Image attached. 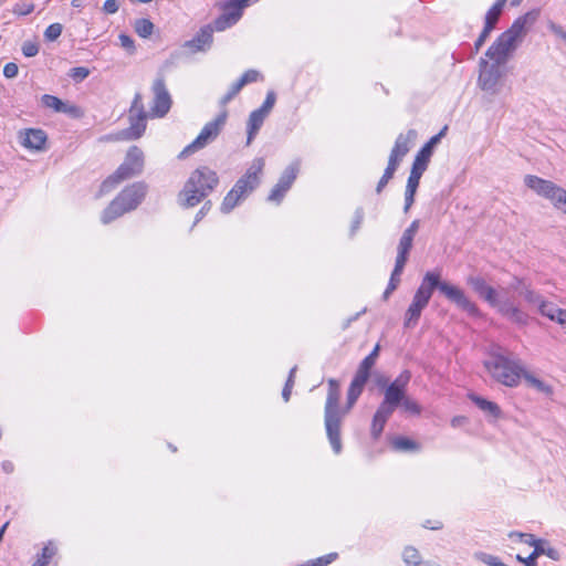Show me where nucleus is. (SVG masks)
I'll return each instance as SVG.
<instances>
[{
  "label": "nucleus",
  "instance_id": "obj_1",
  "mask_svg": "<svg viewBox=\"0 0 566 566\" xmlns=\"http://www.w3.org/2000/svg\"><path fill=\"white\" fill-rule=\"evenodd\" d=\"M434 289H438L449 301L469 315L478 316L480 314L478 306L470 301L463 290L446 281H440V273L430 271L424 274L421 284L413 295L411 304L406 311L403 322L406 328H411L417 325L421 312L429 304Z\"/></svg>",
  "mask_w": 566,
  "mask_h": 566
},
{
  "label": "nucleus",
  "instance_id": "obj_2",
  "mask_svg": "<svg viewBox=\"0 0 566 566\" xmlns=\"http://www.w3.org/2000/svg\"><path fill=\"white\" fill-rule=\"evenodd\" d=\"M411 379L409 370H403L384 391V399L378 406L371 421L370 434L374 440L381 436L385 424L398 407L410 415L421 413L420 405L407 396V386Z\"/></svg>",
  "mask_w": 566,
  "mask_h": 566
},
{
  "label": "nucleus",
  "instance_id": "obj_3",
  "mask_svg": "<svg viewBox=\"0 0 566 566\" xmlns=\"http://www.w3.org/2000/svg\"><path fill=\"white\" fill-rule=\"evenodd\" d=\"M535 20L536 14L533 12H527L518 17L486 50L485 56L494 63L501 65L505 64L517 48L518 42L526 34L527 27L533 24Z\"/></svg>",
  "mask_w": 566,
  "mask_h": 566
},
{
  "label": "nucleus",
  "instance_id": "obj_4",
  "mask_svg": "<svg viewBox=\"0 0 566 566\" xmlns=\"http://www.w3.org/2000/svg\"><path fill=\"white\" fill-rule=\"evenodd\" d=\"M219 185L217 172L202 166L191 172L178 195V202L184 208H192L208 197Z\"/></svg>",
  "mask_w": 566,
  "mask_h": 566
},
{
  "label": "nucleus",
  "instance_id": "obj_5",
  "mask_svg": "<svg viewBox=\"0 0 566 566\" xmlns=\"http://www.w3.org/2000/svg\"><path fill=\"white\" fill-rule=\"evenodd\" d=\"M484 367L493 379L506 387H516L524 369L520 359L509 357L501 347L490 353Z\"/></svg>",
  "mask_w": 566,
  "mask_h": 566
},
{
  "label": "nucleus",
  "instance_id": "obj_6",
  "mask_svg": "<svg viewBox=\"0 0 566 566\" xmlns=\"http://www.w3.org/2000/svg\"><path fill=\"white\" fill-rule=\"evenodd\" d=\"M340 390L336 379L328 380V392L325 403L324 422L327 438L333 451L339 454L342 451L340 424L347 410L339 408Z\"/></svg>",
  "mask_w": 566,
  "mask_h": 566
},
{
  "label": "nucleus",
  "instance_id": "obj_7",
  "mask_svg": "<svg viewBox=\"0 0 566 566\" xmlns=\"http://www.w3.org/2000/svg\"><path fill=\"white\" fill-rule=\"evenodd\" d=\"M264 168V159L255 158L245 174L240 177L232 189L226 195L220 206L223 213L231 212L260 185V176Z\"/></svg>",
  "mask_w": 566,
  "mask_h": 566
},
{
  "label": "nucleus",
  "instance_id": "obj_8",
  "mask_svg": "<svg viewBox=\"0 0 566 566\" xmlns=\"http://www.w3.org/2000/svg\"><path fill=\"white\" fill-rule=\"evenodd\" d=\"M147 189L148 187L145 182H134L123 189L103 211L102 222L107 224L124 213L136 209L144 200Z\"/></svg>",
  "mask_w": 566,
  "mask_h": 566
},
{
  "label": "nucleus",
  "instance_id": "obj_9",
  "mask_svg": "<svg viewBox=\"0 0 566 566\" xmlns=\"http://www.w3.org/2000/svg\"><path fill=\"white\" fill-rule=\"evenodd\" d=\"M144 169V153L137 146H132L123 164L101 186V193H106L119 182L142 174Z\"/></svg>",
  "mask_w": 566,
  "mask_h": 566
},
{
  "label": "nucleus",
  "instance_id": "obj_10",
  "mask_svg": "<svg viewBox=\"0 0 566 566\" xmlns=\"http://www.w3.org/2000/svg\"><path fill=\"white\" fill-rule=\"evenodd\" d=\"M479 296L511 322L522 326L528 323L527 314L510 298L500 297V293L491 285H489Z\"/></svg>",
  "mask_w": 566,
  "mask_h": 566
},
{
  "label": "nucleus",
  "instance_id": "obj_11",
  "mask_svg": "<svg viewBox=\"0 0 566 566\" xmlns=\"http://www.w3.org/2000/svg\"><path fill=\"white\" fill-rule=\"evenodd\" d=\"M525 185L538 196L549 200L552 205L566 214V190L551 180L534 175H526Z\"/></svg>",
  "mask_w": 566,
  "mask_h": 566
},
{
  "label": "nucleus",
  "instance_id": "obj_12",
  "mask_svg": "<svg viewBox=\"0 0 566 566\" xmlns=\"http://www.w3.org/2000/svg\"><path fill=\"white\" fill-rule=\"evenodd\" d=\"M150 117L146 112L143 95L137 92L133 98L132 105L128 109L129 126L122 133L125 139H137L146 130L147 118Z\"/></svg>",
  "mask_w": 566,
  "mask_h": 566
},
{
  "label": "nucleus",
  "instance_id": "obj_13",
  "mask_svg": "<svg viewBox=\"0 0 566 566\" xmlns=\"http://www.w3.org/2000/svg\"><path fill=\"white\" fill-rule=\"evenodd\" d=\"M228 113L223 111L220 113L216 119L207 123L197 138L186 146L184 150L179 154V158H186L187 156L202 149L209 142L213 140L219 133L221 132L223 125L226 124Z\"/></svg>",
  "mask_w": 566,
  "mask_h": 566
},
{
  "label": "nucleus",
  "instance_id": "obj_14",
  "mask_svg": "<svg viewBox=\"0 0 566 566\" xmlns=\"http://www.w3.org/2000/svg\"><path fill=\"white\" fill-rule=\"evenodd\" d=\"M502 77L501 64L489 62L486 59L481 57L479 61V87L492 95L499 93V83Z\"/></svg>",
  "mask_w": 566,
  "mask_h": 566
},
{
  "label": "nucleus",
  "instance_id": "obj_15",
  "mask_svg": "<svg viewBox=\"0 0 566 566\" xmlns=\"http://www.w3.org/2000/svg\"><path fill=\"white\" fill-rule=\"evenodd\" d=\"M154 98L151 102L149 116L151 118L164 117L171 107V96L166 87L164 77H157L151 86Z\"/></svg>",
  "mask_w": 566,
  "mask_h": 566
},
{
  "label": "nucleus",
  "instance_id": "obj_16",
  "mask_svg": "<svg viewBox=\"0 0 566 566\" xmlns=\"http://www.w3.org/2000/svg\"><path fill=\"white\" fill-rule=\"evenodd\" d=\"M298 170H300L298 161H294V163L290 164L283 171L277 184L271 190V192L268 197V200L277 202V203L281 202V200L284 198L285 193L289 191V189L292 187L294 180L296 179Z\"/></svg>",
  "mask_w": 566,
  "mask_h": 566
},
{
  "label": "nucleus",
  "instance_id": "obj_17",
  "mask_svg": "<svg viewBox=\"0 0 566 566\" xmlns=\"http://www.w3.org/2000/svg\"><path fill=\"white\" fill-rule=\"evenodd\" d=\"M248 6V2L242 3L241 0H234L230 2L226 8L224 13L214 20L213 27H211V29L213 31L221 32L233 25L241 18L243 8Z\"/></svg>",
  "mask_w": 566,
  "mask_h": 566
},
{
  "label": "nucleus",
  "instance_id": "obj_18",
  "mask_svg": "<svg viewBox=\"0 0 566 566\" xmlns=\"http://www.w3.org/2000/svg\"><path fill=\"white\" fill-rule=\"evenodd\" d=\"M447 132V126H444L437 135L432 136L417 153L415 160L412 163L413 167L421 169L423 171L427 170L430 158L433 154L434 147L440 143L441 138L444 136Z\"/></svg>",
  "mask_w": 566,
  "mask_h": 566
},
{
  "label": "nucleus",
  "instance_id": "obj_19",
  "mask_svg": "<svg viewBox=\"0 0 566 566\" xmlns=\"http://www.w3.org/2000/svg\"><path fill=\"white\" fill-rule=\"evenodd\" d=\"M21 145L30 150H43L48 136L44 130L36 128H28L19 133Z\"/></svg>",
  "mask_w": 566,
  "mask_h": 566
},
{
  "label": "nucleus",
  "instance_id": "obj_20",
  "mask_svg": "<svg viewBox=\"0 0 566 566\" xmlns=\"http://www.w3.org/2000/svg\"><path fill=\"white\" fill-rule=\"evenodd\" d=\"M416 138L417 132L415 129H409L406 134H399L391 149L389 160H394V163L399 165L410 150V145Z\"/></svg>",
  "mask_w": 566,
  "mask_h": 566
},
{
  "label": "nucleus",
  "instance_id": "obj_21",
  "mask_svg": "<svg viewBox=\"0 0 566 566\" xmlns=\"http://www.w3.org/2000/svg\"><path fill=\"white\" fill-rule=\"evenodd\" d=\"M415 235L402 232L398 245L396 256V272L403 271V268L408 261L409 252L413 245Z\"/></svg>",
  "mask_w": 566,
  "mask_h": 566
},
{
  "label": "nucleus",
  "instance_id": "obj_22",
  "mask_svg": "<svg viewBox=\"0 0 566 566\" xmlns=\"http://www.w3.org/2000/svg\"><path fill=\"white\" fill-rule=\"evenodd\" d=\"M511 287L518 291L520 295L530 304L538 306L544 300L530 284L517 276L514 277Z\"/></svg>",
  "mask_w": 566,
  "mask_h": 566
},
{
  "label": "nucleus",
  "instance_id": "obj_23",
  "mask_svg": "<svg viewBox=\"0 0 566 566\" xmlns=\"http://www.w3.org/2000/svg\"><path fill=\"white\" fill-rule=\"evenodd\" d=\"M212 33L213 30L210 25H207L197 33V35L186 42V46L189 48L192 52L205 51L210 48L212 43Z\"/></svg>",
  "mask_w": 566,
  "mask_h": 566
},
{
  "label": "nucleus",
  "instance_id": "obj_24",
  "mask_svg": "<svg viewBox=\"0 0 566 566\" xmlns=\"http://www.w3.org/2000/svg\"><path fill=\"white\" fill-rule=\"evenodd\" d=\"M268 115H265L262 111L254 109L248 119V137H247V145H250L254 137L256 136L259 129L263 125L265 118Z\"/></svg>",
  "mask_w": 566,
  "mask_h": 566
},
{
  "label": "nucleus",
  "instance_id": "obj_25",
  "mask_svg": "<svg viewBox=\"0 0 566 566\" xmlns=\"http://www.w3.org/2000/svg\"><path fill=\"white\" fill-rule=\"evenodd\" d=\"M378 353L379 345H376L371 353L361 360L355 376L368 381L370 370L377 360Z\"/></svg>",
  "mask_w": 566,
  "mask_h": 566
},
{
  "label": "nucleus",
  "instance_id": "obj_26",
  "mask_svg": "<svg viewBox=\"0 0 566 566\" xmlns=\"http://www.w3.org/2000/svg\"><path fill=\"white\" fill-rule=\"evenodd\" d=\"M41 102H42L43 106H45L48 108H52L56 113L71 114L75 111L74 106H69L62 99H60L59 97H56L54 95L44 94L41 97Z\"/></svg>",
  "mask_w": 566,
  "mask_h": 566
},
{
  "label": "nucleus",
  "instance_id": "obj_27",
  "mask_svg": "<svg viewBox=\"0 0 566 566\" xmlns=\"http://www.w3.org/2000/svg\"><path fill=\"white\" fill-rule=\"evenodd\" d=\"M366 382H367V380L361 379V378H359L357 376H354V378H353V380L350 382V386L348 388V392H347V407H346L345 410L348 411L355 405V402L357 401V399L361 395L364 386L366 385Z\"/></svg>",
  "mask_w": 566,
  "mask_h": 566
},
{
  "label": "nucleus",
  "instance_id": "obj_28",
  "mask_svg": "<svg viewBox=\"0 0 566 566\" xmlns=\"http://www.w3.org/2000/svg\"><path fill=\"white\" fill-rule=\"evenodd\" d=\"M469 398L472 402H474L482 411L489 413L493 418H500L501 417V409L500 407L490 400H486L478 395H470Z\"/></svg>",
  "mask_w": 566,
  "mask_h": 566
},
{
  "label": "nucleus",
  "instance_id": "obj_29",
  "mask_svg": "<svg viewBox=\"0 0 566 566\" xmlns=\"http://www.w3.org/2000/svg\"><path fill=\"white\" fill-rule=\"evenodd\" d=\"M533 547V555L536 558L541 555H546L553 560H559L560 558L559 552L556 548L549 546L545 539H537Z\"/></svg>",
  "mask_w": 566,
  "mask_h": 566
},
{
  "label": "nucleus",
  "instance_id": "obj_30",
  "mask_svg": "<svg viewBox=\"0 0 566 566\" xmlns=\"http://www.w3.org/2000/svg\"><path fill=\"white\" fill-rule=\"evenodd\" d=\"M537 307H538V312L541 313V315L547 317L548 319H551L553 322H557V317L559 316V313H562L564 310V308L556 306L554 303L547 302L545 300H543L542 303Z\"/></svg>",
  "mask_w": 566,
  "mask_h": 566
},
{
  "label": "nucleus",
  "instance_id": "obj_31",
  "mask_svg": "<svg viewBox=\"0 0 566 566\" xmlns=\"http://www.w3.org/2000/svg\"><path fill=\"white\" fill-rule=\"evenodd\" d=\"M402 559L407 566H423L421 555L413 546L405 547L402 552Z\"/></svg>",
  "mask_w": 566,
  "mask_h": 566
},
{
  "label": "nucleus",
  "instance_id": "obj_32",
  "mask_svg": "<svg viewBox=\"0 0 566 566\" xmlns=\"http://www.w3.org/2000/svg\"><path fill=\"white\" fill-rule=\"evenodd\" d=\"M522 377L534 388H536L538 391L544 392L546 395H551L553 392V389L549 385L542 381L541 379L534 377L530 373H527L525 369H523Z\"/></svg>",
  "mask_w": 566,
  "mask_h": 566
},
{
  "label": "nucleus",
  "instance_id": "obj_33",
  "mask_svg": "<svg viewBox=\"0 0 566 566\" xmlns=\"http://www.w3.org/2000/svg\"><path fill=\"white\" fill-rule=\"evenodd\" d=\"M398 164L394 163V160H388V165L384 171V175L381 176L380 180L378 181V185L376 187V191L380 193L382 189L386 187V185L389 182V180L394 177L395 171L398 168Z\"/></svg>",
  "mask_w": 566,
  "mask_h": 566
},
{
  "label": "nucleus",
  "instance_id": "obj_34",
  "mask_svg": "<svg viewBox=\"0 0 566 566\" xmlns=\"http://www.w3.org/2000/svg\"><path fill=\"white\" fill-rule=\"evenodd\" d=\"M134 29L140 38H148L154 31V23L148 19H138L134 23Z\"/></svg>",
  "mask_w": 566,
  "mask_h": 566
},
{
  "label": "nucleus",
  "instance_id": "obj_35",
  "mask_svg": "<svg viewBox=\"0 0 566 566\" xmlns=\"http://www.w3.org/2000/svg\"><path fill=\"white\" fill-rule=\"evenodd\" d=\"M392 447L399 451H415L419 449L413 440L405 437H396L392 440Z\"/></svg>",
  "mask_w": 566,
  "mask_h": 566
},
{
  "label": "nucleus",
  "instance_id": "obj_36",
  "mask_svg": "<svg viewBox=\"0 0 566 566\" xmlns=\"http://www.w3.org/2000/svg\"><path fill=\"white\" fill-rule=\"evenodd\" d=\"M423 172H424L423 170L418 169L417 167H413V166L411 167L410 175L408 177L407 186H406V190H408V192L417 191L421 176L423 175Z\"/></svg>",
  "mask_w": 566,
  "mask_h": 566
},
{
  "label": "nucleus",
  "instance_id": "obj_37",
  "mask_svg": "<svg viewBox=\"0 0 566 566\" xmlns=\"http://www.w3.org/2000/svg\"><path fill=\"white\" fill-rule=\"evenodd\" d=\"M56 548L51 544L46 545L42 549L41 556L32 564V566H46L50 559L55 555Z\"/></svg>",
  "mask_w": 566,
  "mask_h": 566
},
{
  "label": "nucleus",
  "instance_id": "obj_38",
  "mask_svg": "<svg viewBox=\"0 0 566 566\" xmlns=\"http://www.w3.org/2000/svg\"><path fill=\"white\" fill-rule=\"evenodd\" d=\"M474 558L486 564L488 566H504L505 564L500 560L499 557L484 553L476 552L474 553Z\"/></svg>",
  "mask_w": 566,
  "mask_h": 566
},
{
  "label": "nucleus",
  "instance_id": "obj_39",
  "mask_svg": "<svg viewBox=\"0 0 566 566\" xmlns=\"http://www.w3.org/2000/svg\"><path fill=\"white\" fill-rule=\"evenodd\" d=\"M467 283L472 287V290L481 295L484 290L489 286L486 281L482 276H469L467 279Z\"/></svg>",
  "mask_w": 566,
  "mask_h": 566
},
{
  "label": "nucleus",
  "instance_id": "obj_40",
  "mask_svg": "<svg viewBox=\"0 0 566 566\" xmlns=\"http://www.w3.org/2000/svg\"><path fill=\"white\" fill-rule=\"evenodd\" d=\"M243 84L240 82V80H238L237 82H234L231 87L229 88V91L227 92V94L224 96L221 97L220 99V105L221 106H226L231 99H233L238 94L239 92L243 88Z\"/></svg>",
  "mask_w": 566,
  "mask_h": 566
},
{
  "label": "nucleus",
  "instance_id": "obj_41",
  "mask_svg": "<svg viewBox=\"0 0 566 566\" xmlns=\"http://www.w3.org/2000/svg\"><path fill=\"white\" fill-rule=\"evenodd\" d=\"M509 537L512 541L524 543V544H527L528 546H534L536 541L538 539L533 534L521 533V532H511L509 534Z\"/></svg>",
  "mask_w": 566,
  "mask_h": 566
},
{
  "label": "nucleus",
  "instance_id": "obj_42",
  "mask_svg": "<svg viewBox=\"0 0 566 566\" xmlns=\"http://www.w3.org/2000/svg\"><path fill=\"white\" fill-rule=\"evenodd\" d=\"M402 271L396 272V266L392 270L389 283L384 292V298H388V296L397 289L400 282V275Z\"/></svg>",
  "mask_w": 566,
  "mask_h": 566
},
{
  "label": "nucleus",
  "instance_id": "obj_43",
  "mask_svg": "<svg viewBox=\"0 0 566 566\" xmlns=\"http://www.w3.org/2000/svg\"><path fill=\"white\" fill-rule=\"evenodd\" d=\"M501 13H502L501 9L492 6L485 14V23L484 24L494 29L499 21Z\"/></svg>",
  "mask_w": 566,
  "mask_h": 566
},
{
  "label": "nucleus",
  "instance_id": "obj_44",
  "mask_svg": "<svg viewBox=\"0 0 566 566\" xmlns=\"http://www.w3.org/2000/svg\"><path fill=\"white\" fill-rule=\"evenodd\" d=\"M62 30H63L62 24L52 23L46 28V30L44 32V36L49 41H54L61 35Z\"/></svg>",
  "mask_w": 566,
  "mask_h": 566
},
{
  "label": "nucleus",
  "instance_id": "obj_45",
  "mask_svg": "<svg viewBox=\"0 0 566 566\" xmlns=\"http://www.w3.org/2000/svg\"><path fill=\"white\" fill-rule=\"evenodd\" d=\"M275 101H276L275 93L273 91H270L266 94L265 101L263 102L261 107H259L258 109L262 111L265 115H269L275 104Z\"/></svg>",
  "mask_w": 566,
  "mask_h": 566
},
{
  "label": "nucleus",
  "instance_id": "obj_46",
  "mask_svg": "<svg viewBox=\"0 0 566 566\" xmlns=\"http://www.w3.org/2000/svg\"><path fill=\"white\" fill-rule=\"evenodd\" d=\"M34 10V4L31 2H19L13 7V13L18 15L30 14Z\"/></svg>",
  "mask_w": 566,
  "mask_h": 566
},
{
  "label": "nucleus",
  "instance_id": "obj_47",
  "mask_svg": "<svg viewBox=\"0 0 566 566\" xmlns=\"http://www.w3.org/2000/svg\"><path fill=\"white\" fill-rule=\"evenodd\" d=\"M364 220V210L363 208H357L354 213V219L350 227V234L354 235L356 231L360 228V224Z\"/></svg>",
  "mask_w": 566,
  "mask_h": 566
},
{
  "label": "nucleus",
  "instance_id": "obj_48",
  "mask_svg": "<svg viewBox=\"0 0 566 566\" xmlns=\"http://www.w3.org/2000/svg\"><path fill=\"white\" fill-rule=\"evenodd\" d=\"M88 75L90 70L84 66L73 67L70 72V76L77 82L85 80Z\"/></svg>",
  "mask_w": 566,
  "mask_h": 566
},
{
  "label": "nucleus",
  "instance_id": "obj_49",
  "mask_svg": "<svg viewBox=\"0 0 566 566\" xmlns=\"http://www.w3.org/2000/svg\"><path fill=\"white\" fill-rule=\"evenodd\" d=\"M260 77V73L255 70H248L242 74V76L239 78L240 82L245 86L249 83L256 82Z\"/></svg>",
  "mask_w": 566,
  "mask_h": 566
},
{
  "label": "nucleus",
  "instance_id": "obj_50",
  "mask_svg": "<svg viewBox=\"0 0 566 566\" xmlns=\"http://www.w3.org/2000/svg\"><path fill=\"white\" fill-rule=\"evenodd\" d=\"M39 52V46L36 43L27 41L22 45V53L27 57L35 56Z\"/></svg>",
  "mask_w": 566,
  "mask_h": 566
},
{
  "label": "nucleus",
  "instance_id": "obj_51",
  "mask_svg": "<svg viewBox=\"0 0 566 566\" xmlns=\"http://www.w3.org/2000/svg\"><path fill=\"white\" fill-rule=\"evenodd\" d=\"M19 67L15 63L9 62L3 67V75L7 78H14L18 75Z\"/></svg>",
  "mask_w": 566,
  "mask_h": 566
},
{
  "label": "nucleus",
  "instance_id": "obj_52",
  "mask_svg": "<svg viewBox=\"0 0 566 566\" xmlns=\"http://www.w3.org/2000/svg\"><path fill=\"white\" fill-rule=\"evenodd\" d=\"M119 9L118 2L116 0H106L103 6V10L105 13L113 14L116 13Z\"/></svg>",
  "mask_w": 566,
  "mask_h": 566
},
{
  "label": "nucleus",
  "instance_id": "obj_53",
  "mask_svg": "<svg viewBox=\"0 0 566 566\" xmlns=\"http://www.w3.org/2000/svg\"><path fill=\"white\" fill-rule=\"evenodd\" d=\"M118 39H119L120 45L124 49H126L128 51L134 49V40L129 35L122 33V34H119Z\"/></svg>",
  "mask_w": 566,
  "mask_h": 566
},
{
  "label": "nucleus",
  "instance_id": "obj_54",
  "mask_svg": "<svg viewBox=\"0 0 566 566\" xmlns=\"http://www.w3.org/2000/svg\"><path fill=\"white\" fill-rule=\"evenodd\" d=\"M415 195H416V192H413V191H411V192H408V190L405 191V207H403L405 212H408L410 207L413 205Z\"/></svg>",
  "mask_w": 566,
  "mask_h": 566
},
{
  "label": "nucleus",
  "instance_id": "obj_55",
  "mask_svg": "<svg viewBox=\"0 0 566 566\" xmlns=\"http://www.w3.org/2000/svg\"><path fill=\"white\" fill-rule=\"evenodd\" d=\"M549 29L555 35L566 41V30L563 27L552 23Z\"/></svg>",
  "mask_w": 566,
  "mask_h": 566
},
{
  "label": "nucleus",
  "instance_id": "obj_56",
  "mask_svg": "<svg viewBox=\"0 0 566 566\" xmlns=\"http://www.w3.org/2000/svg\"><path fill=\"white\" fill-rule=\"evenodd\" d=\"M210 208H211V201L205 202V205L201 207V209L198 211V213L196 216L195 224L197 222H199L206 216V213L210 210Z\"/></svg>",
  "mask_w": 566,
  "mask_h": 566
},
{
  "label": "nucleus",
  "instance_id": "obj_57",
  "mask_svg": "<svg viewBox=\"0 0 566 566\" xmlns=\"http://www.w3.org/2000/svg\"><path fill=\"white\" fill-rule=\"evenodd\" d=\"M516 559L523 563L525 566H536V557L533 555V553L526 558H523L521 555H517Z\"/></svg>",
  "mask_w": 566,
  "mask_h": 566
},
{
  "label": "nucleus",
  "instance_id": "obj_58",
  "mask_svg": "<svg viewBox=\"0 0 566 566\" xmlns=\"http://www.w3.org/2000/svg\"><path fill=\"white\" fill-rule=\"evenodd\" d=\"M419 228H420V221L418 219H416L409 224V227L403 232L416 237Z\"/></svg>",
  "mask_w": 566,
  "mask_h": 566
},
{
  "label": "nucleus",
  "instance_id": "obj_59",
  "mask_svg": "<svg viewBox=\"0 0 566 566\" xmlns=\"http://www.w3.org/2000/svg\"><path fill=\"white\" fill-rule=\"evenodd\" d=\"M492 30H493V28L484 24V28H483L482 32L480 33L478 40L482 41L483 43H485V41L489 38V35L492 32Z\"/></svg>",
  "mask_w": 566,
  "mask_h": 566
},
{
  "label": "nucleus",
  "instance_id": "obj_60",
  "mask_svg": "<svg viewBox=\"0 0 566 566\" xmlns=\"http://www.w3.org/2000/svg\"><path fill=\"white\" fill-rule=\"evenodd\" d=\"M556 323L566 329V310H563V312L559 313V316L557 317Z\"/></svg>",
  "mask_w": 566,
  "mask_h": 566
},
{
  "label": "nucleus",
  "instance_id": "obj_61",
  "mask_svg": "<svg viewBox=\"0 0 566 566\" xmlns=\"http://www.w3.org/2000/svg\"><path fill=\"white\" fill-rule=\"evenodd\" d=\"M291 392H292V388H289V387L284 386V388L282 390V397H283L284 401L287 402L290 400Z\"/></svg>",
  "mask_w": 566,
  "mask_h": 566
},
{
  "label": "nucleus",
  "instance_id": "obj_62",
  "mask_svg": "<svg viewBox=\"0 0 566 566\" xmlns=\"http://www.w3.org/2000/svg\"><path fill=\"white\" fill-rule=\"evenodd\" d=\"M424 527L430 528V530H441L442 528V523L441 522H437L434 525H431V523L428 521L424 524Z\"/></svg>",
  "mask_w": 566,
  "mask_h": 566
},
{
  "label": "nucleus",
  "instance_id": "obj_63",
  "mask_svg": "<svg viewBox=\"0 0 566 566\" xmlns=\"http://www.w3.org/2000/svg\"><path fill=\"white\" fill-rule=\"evenodd\" d=\"M84 6L83 0H72V7L74 8H82Z\"/></svg>",
  "mask_w": 566,
  "mask_h": 566
},
{
  "label": "nucleus",
  "instance_id": "obj_64",
  "mask_svg": "<svg viewBox=\"0 0 566 566\" xmlns=\"http://www.w3.org/2000/svg\"><path fill=\"white\" fill-rule=\"evenodd\" d=\"M507 0H496L493 4L494 7H497L499 9L503 10V7L505 6Z\"/></svg>",
  "mask_w": 566,
  "mask_h": 566
}]
</instances>
